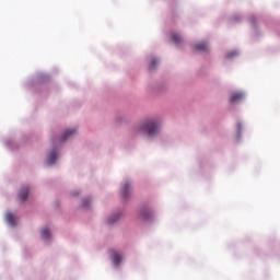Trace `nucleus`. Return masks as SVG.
Masks as SVG:
<instances>
[{
	"mask_svg": "<svg viewBox=\"0 0 280 280\" xmlns=\"http://www.w3.org/2000/svg\"><path fill=\"white\" fill-rule=\"evenodd\" d=\"M136 130L140 135H148V137H156L160 130L159 120L156 119L147 120L142 125L138 126Z\"/></svg>",
	"mask_w": 280,
	"mask_h": 280,
	"instance_id": "nucleus-1",
	"label": "nucleus"
},
{
	"mask_svg": "<svg viewBox=\"0 0 280 280\" xmlns=\"http://www.w3.org/2000/svg\"><path fill=\"white\" fill-rule=\"evenodd\" d=\"M130 189L131 185L130 183H125L120 189V194L124 198H130Z\"/></svg>",
	"mask_w": 280,
	"mask_h": 280,
	"instance_id": "nucleus-2",
	"label": "nucleus"
},
{
	"mask_svg": "<svg viewBox=\"0 0 280 280\" xmlns=\"http://www.w3.org/2000/svg\"><path fill=\"white\" fill-rule=\"evenodd\" d=\"M27 196H30V188L22 187L19 194V200H21L22 202H25V200H27Z\"/></svg>",
	"mask_w": 280,
	"mask_h": 280,
	"instance_id": "nucleus-3",
	"label": "nucleus"
},
{
	"mask_svg": "<svg viewBox=\"0 0 280 280\" xmlns=\"http://www.w3.org/2000/svg\"><path fill=\"white\" fill-rule=\"evenodd\" d=\"M242 100H244V93H242V92L233 93L230 97L231 104L242 102Z\"/></svg>",
	"mask_w": 280,
	"mask_h": 280,
	"instance_id": "nucleus-4",
	"label": "nucleus"
},
{
	"mask_svg": "<svg viewBox=\"0 0 280 280\" xmlns=\"http://www.w3.org/2000/svg\"><path fill=\"white\" fill-rule=\"evenodd\" d=\"M73 135H75V129L66 130L63 136L60 138L61 143H65V141H67V139L70 137H73Z\"/></svg>",
	"mask_w": 280,
	"mask_h": 280,
	"instance_id": "nucleus-5",
	"label": "nucleus"
},
{
	"mask_svg": "<svg viewBox=\"0 0 280 280\" xmlns=\"http://www.w3.org/2000/svg\"><path fill=\"white\" fill-rule=\"evenodd\" d=\"M56 159H58V153L56 152V150H54L48 154L46 162L48 163V165H54V163H56Z\"/></svg>",
	"mask_w": 280,
	"mask_h": 280,
	"instance_id": "nucleus-6",
	"label": "nucleus"
},
{
	"mask_svg": "<svg viewBox=\"0 0 280 280\" xmlns=\"http://www.w3.org/2000/svg\"><path fill=\"white\" fill-rule=\"evenodd\" d=\"M113 255V264L114 266H119V264H121V255H119V253L112 250L110 252Z\"/></svg>",
	"mask_w": 280,
	"mask_h": 280,
	"instance_id": "nucleus-7",
	"label": "nucleus"
},
{
	"mask_svg": "<svg viewBox=\"0 0 280 280\" xmlns=\"http://www.w3.org/2000/svg\"><path fill=\"white\" fill-rule=\"evenodd\" d=\"M196 51H207L209 49V45L207 43H200L195 46Z\"/></svg>",
	"mask_w": 280,
	"mask_h": 280,
	"instance_id": "nucleus-8",
	"label": "nucleus"
},
{
	"mask_svg": "<svg viewBox=\"0 0 280 280\" xmlns=\"http://www.w3.org/2000/svg\"><path fill=\"white\" fill-rule=\"evenodd\" d=\"M7 222L11 224V226H15L16 222L14 221V215L11 212L7 213Z\"/></svg>",
	"mask_w": 280,
	"mask_h": 280,
	"instance_id": "nucleus-9",
	"label": "nucleus"
},
{
	"mask_svg": "<svg viewBox=\"0 0 280 280\" xmlns=\"http://www.w3.org/2000/svg\"><path fill=\"white\" fill-rule=\"evenodd\" d=\"M172 38L175 42V44H177V45H180V43H183V37L178 33H174L172 35Z\"/></svg>",
	"mask_w": 280,
	"mask_h": 280,
	"instance_id": "nucleus-10",
	"label": "nucleus"
},
{
	"mask_svg": "<svg viewBox=\"0 0 280 280\" xmlns=\"http://www.w3.org/2000/svg\"><path fill=\"white\" fill-rule=\"evenodd\" d=\"M42 237L43 240H49V237H51V233L47 230V228L42 230Z\"/></svg>",
	"mask_w": 280,
	"mask_h": 280,
	"instance_id": "nucleus-11",
	"label": "nucleus"
},
{
	"mask_svg": "<svg viewBox=\"0 0 280 280\" xmlns=\"http://www.w3.org/2000/svg\"><path fill=\"white\" fill-rule=\"evenodd\" d=\"M141 215H142V218H143L144 220H150V218L152 217V213H151L150 211H148V210H143V211L141 212Z\"/></svg>",
	"mask_w": 280,
	"mask_h": 280,
	"instance_id": "nucleus-12",
	"label": "nucleus"
},
{
	"mask_svg": "<svg viewBox=\"0 0 280 280\" xmlns=\"http://www.w3.org/2000/svg\"><path fill=\"white\" fill-rule=\"evenodd\" d=\"M117 220H119V214H116V215H114V217H110V218L107 220V223L114 224V222H117Z\"/></svg>",
	"mask_w": 280,
	"mask_h": 280,
	"instance_id": "nucleus-13",
	"label": "nucleus"
},
{
	"mask_svg": "<svg viewBox=\"0 0 280 280\" xmlns=\"http://www.w3.org/2000/svg\"><path fill=\"white\" fill-rule=\"evenodd\" d=\"M156 65H159V61L156 59H152L151 65L149 66V69L150 70L155 69Z\"/></svg>",
	"mask_w": 280,
	"mask_h": 280,
	"instance_id": "nucleus-14",
	"label": "nucleus"
},
{
	"mask_svg": "<svg viewBox=\"0 0 280 280\" xmlns=\"http://www.w3.org/2000/svg\"><path fill=\"white\" fill-rule=\"evenodd\" d=\"M89 205H91V199H83L82 207L86 208V207H89Z\"/></svg>",
	"mask_w": 280,
	"mask_h": 280,
	"instance_id": "nucleus-15",
	"label": "nucleus"
},
{
	"mask_svg": "<svg viewBox=\"0 0 280 280\" xmlns=\"http://www.w3.org/2000/svg\"><path fill=\"white\" fill-rule=\"evenodd\" d=\"M235 56H237V51H232V52L228 54L226 58H229V60H231L232 58H235Z\"/></svg>",
	"mask_w": 280,
	"mask_h": 280,
	"instance_id": "nucleus-16",
	"label": "nucleus"
},
{
	"mask_svg": "<svg viewBox=\"0 0 280 280\" xmlns=\"http://www.w3.org/2000/svg\"><path fill=\"white\" fill-rule=\"evenodd\" d=\"M237 128H238V130H242V124H237Z\"/></svg>",
	"mask_w": 280,
	"mask_h": 280,
	"instance_id": "nucleus-17",
	"label": "nucleus"
},
{
	"mask_svg": "<svg viewBox=\"0 0 280 280\" xmlns=\"http://www.w3.org/2000/svg\"><path fill=\"white\" fill-rule=\"evenodd\" d=\"M72 196H80V192H72Z\"/></svg>",
	"mask_w": 280,
	"mask_h": 280,
	"instance_id": "nucleus-18",
	"label": "nucleus"
}]
</instances>
